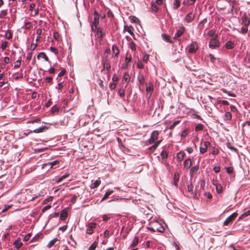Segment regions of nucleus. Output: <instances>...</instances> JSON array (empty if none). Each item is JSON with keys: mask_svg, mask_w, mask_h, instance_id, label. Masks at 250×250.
<instances>
[{"mask_svg": "<svg viewBox=\"0 0 250 250\" xmlns=\"http://www.w3.org/2000/svg\"><path fill=\"white\" fill-rule=\"evenodd\" d=\"M101 183V180L99 179H97L92 184L91 187L93 188H96L100 185Z\"/></svg>", "mask_w": 250, "mask_h": 250, "instance_id": "a878e982", "label": "nucleus"}, {"mask_svg": "<svg viewBox=\"0 0 250 250\" xmlns=\"http://www.w3.org/2000/svg\"><path fill=\"white\" fill-rule=\"evenodd\" d=\"M102 63L104 66V69H105L107 72H108L111 67L109 60L107 58H103L102 61Z\"/></svg>", "mask_w": 250, "mask_h": 250, "instance_id": "423d86ee", "label": "nucleus"}, {"mask_svg": "<svg viewBox=\"0 0 250 250\" xmlns=\"http://www.w3.org/2000/svg\"><path fill=\"white\" fill-rule=\"evenodd\" d=\"M225 46L227 49H231L234 48V43L230 42V41H228L225 44Z\"/></svg>", "mask_w": 250, "mask_h": 250, "instance_id": "b1692460", "label": "nucleus"}, {"mask_svg": "<svg viewBox=\"0 0 250 250\" xmlns=\"http://www.w3.org/2000/svg\"><path fill=\"white\" fill-rule=\"evenodd\" d=\"M25 28L27 29H30L32 27V23L28 21L25 23Z\"/></svg>", "mask_w": 250, "mask_h": 250, "instance_id": "603ef678", "label": "nucleus"}, {"mask_svg": "<svg viewBox=\"0 0 250 250\" xmlns=\"http://www.w3.org/2000/svg\"><path fill=\"white\" fill-rule=\"evenodd\" d=\"M112 50L115 53L116 56H118L120 53V50L119 47L116 45H113L112 46Z\"/></svg>", "mask_w": 250, "mask_h": 250, "instance_id": "412c9836", "label": "nucleus"}, {"mask_svg": "<svg viewBox=\"0 0 250 250\" xmlns=\"http://www.w3.org/2000/svg\"><path fill=\"white\" fill-rule=\"evenodd\" d=\"M130 80V76L128 74H125L124 75L123 81H125V82L128 83Z\"/></svg>", "mask_w": 250, "mask_h": 250, "instance_id": "c03bdc74", "label": "nucleus"}, {"mask_svg": "<svg viewBox=\"0 0 250 250\" xmlns=\"http://www.w3.org/2000/svg\"><path fill=\"white\" fill-rule=\"evenodd\" d=\"M250 215V209L248 211H246V212L242 214L239 217L240 219H243L249 215Z\"/></svg>", "mask_w": 250, "mask_h": 250, "instance_id": "37998d69", "label": "nucleus"}, {"mask_svg": "<svg viewBox=\"0 0 250 250\" xmlns=\"http://www.w3.org/2000/svg\"><path fill=\"white\" fill-rule=\"evenodd\" d=\"M12 207V205H4V208L2 210V212H4Z\"/></svg>", "mask_w": 250, "mask_h": 250, "instance_id": "5fc2aeb1", "label": "nucleus"}, {"mask_svg": "<svg viewBox=\"0 0 250 250\" xmlns=\"http://www.w3.org/2000/svg\"><path fill=\"white\" fill-rule=\"evenodd\" d=\"M129 47L133 51L136 50V44L133 42H131L129 43Z\"/></svg>", "mask_w": 250, "mask_h": 250, "instance_id": "de8ad7c7", "label": "nucleus"}, {"mask_svg": "<svg viewBox=\"0 0 250 250\" xmlns=\"http://www.w3.org/2000/svg\"><path fill=\"white\" fill-rule=\"evenodd\" d=\"M47 129H48L47 127H46L45 126H42V127H40L38 128H37V129L34 130L33 132H34L35 133H41V132H42L45 131Z\"/></svg>", "mask_w": 250, "mask_h": 250, "instance_id": "4468645a", "label": "nucleus"}, {"mask_svg": "<svg viewBox=\"0 0 250 250\" xmlns=\"http://www.w3.org/2000/svg\"><path fill=\"white\" fill-rule=\"evenodd\" d=\"M180 175L178 172H175L174 173L173 180H174V185L177 187L178 183L179 180Z\"/></svg>", "mask_w": 250, "mask_h": 250, "instance_id": "f3484780", "label": "nucleus"}, {"mask_svg": "<svg viewBox=\"0 0 250 250\" xmlns=\"http://www.w3.org/2000/svg\"><path fill=\"white\" fill-rule=\"evenodd\" d=\"M188 190L189 192L193 194L194 191V186L192 184H188L187 185Z\"/></svg>", "mask_w": 250, "mask_h": 250, "instance_id": "72a5a7b5", "label": "nucleus"}, {"mask_svg": "<svg viewBox=\"0 0 250 250\" xmlns=\"http://www.w3.org/2000/svg\"><path fill=\"white\" fill-rule=\"evenodd\" d=\"M185 155L186 154L184 151H180L177 154V160L179 162L182 161L183 160Z\"/></svg>", "mask_w": 250, "mask_h": 250, "instance_id": "9b49d317", "label": "nucleus"}, {"mask_svg": "<svg viewBox=\"0 0 250 250\" xmlns=\"http://www.w3.org/2000/svg\"><path fill=\"white\" fill-rule=\"evenodd\" d=\"M208 57L210 60V61L212 62H214L216 60V58L213 56L212 54H209Z\"/></svg>", "mask_w": 250, "mask_h": 250, "instance_id": "4d7b16f0", "label": "nucleus"}, {"mask_svg": "<svg viewBox=\"0 0 250 250\" xmlns=\"http://www.w3.org/2000/svg\"><path fill=\"white\" fill-rule=\"evenodd\" d=\"M96 226H97V224L96 223H93V222H90V223H89L86 225V227L87 228H90L92 229H95L96 228Z\"/></svg>", "mask_w": 250, "mask_h": 250, "instance_id": "e433bc0d", "label": "nucleus"}, {"mask_svg": "<svg viewBox=\"0 0 250 250\" xmlns=\"http://www.w3.org/2000/svg\"><path fill=\"white\" fill-rule=\"evenodd\" d=\"M159 135V132L157 130L153 131L151 135V137L149 139V144L155 143L157 140Z\"/></svg>", "mask_w": 250, "mask_h": 250, "instance_id": "39448f33", "label": "nucleus"}, {"mask_svg": "<svg viewBox=\"0 0 250 250\" xmlns=\"http://www.w3.org/2000/svg\"><path fill=\"white\" fill-rule=\"evenodd\" d=\"M58 241V239L57 238L53 239V240H51L48 244L47 247L48 248H51L52 247L55 243Z\"/></svg>", "mask_w": 250, "mask_h": 250, "instance_id": "473e14b6", "label": "nucleus"}, {"mask_svg": "<svg viewBox=\"0 0 250 250\" xmlns=\"http://www.w3.org/2000/svg\"><path fill=\"white\" fill-rule=\"evenodd\" d=\"M220 46V42L217 39V36L211 38L209 42V47L212 49H215Z\"/></svg>", "mask_w": 250, "mask_h": 250, "instance_id": "f03ea898", "label": "nucleus"}, {"mask_svg": "<svg viewBox=\"0 0 250 250\" xmlns=\"http://www.w3.org/2000/svg\"><path fill=\"white\" fill-rule=\"evenodd\" d=\"M132 58L131 55H129L128 53H126L125 59V63L126 65L127 66L130 62H131Z\"/></svg>", "mask_w": 250, "mask_h": 250, "instance_id": "4be33fe9", "label": "nucleus"}, {"mask_svg": "<svg viewBox=\"0 0 250 250\" xmlns=\"http://www.w3.org/2000/svg\"><path fill=\"white\" fill-rule=\"evenodd\" d=\"M94 15V20L91 22V31H94V29L96 30V28H98V25L99 24V14L98 12L95 10L93 12Z\"/></svg>", "mask_w": 250, "mask_h": 250, "instance_id": "f257e3e1", "label": "nucleus"}, {"mask_svg": "<svg viewBox=\"0 0 250 250\" xmlns=\"http://www.w3.org/2000/svg\"><path fill=\"white\" fill-rule=\"evenodd\" d=\"M208 35L209 36H210V37H214V36H215V37L216 36H215V31L212 30H210V31H209L208 32Z\"/></svg>", "mask_w": 250, "mask_h": 250, "instance_id": "774afa93", "label": "nucleus"}, {"mask_svg": "<svg viewBox=\"0 0 250 250\" xmlns=\"http://www.w3.org/2000/svg\"><path fill=\"white\" fill-rule=\"evenodd\" d=\"M200 145V152L202 154H204L207 151L208 147L207 146L203 144L202 142H201Z\"/></svg>", "mask_w": 250, "mask_h": 250, "instance_id": "a211bd4d", "label": "nucleus"}, {"mask_svg": "<svg viewBox=\"0 0 250 250\" xmlns=\"http://www.w3.org/2000/svg\"><path fill=\"white\" fill-rule=\"evenodd\" d=\"M153 90V86L152 84H150L149 85H147L146 87V91L147 93L151 94Z\"/></svg>", "mask_w": 250, "mask_h": 250, "instance_id": "7c9ffc66", "label": "nucleus"}, {"mask_svg": "<svg viewBox=\"0 0 250 250\" xmlns=\"http://www.w3.org/2000/svg\"><path fill=\"white\" fill-rule=\"evenodd\" d=\"M131 28L133 29L132 26H125V29L131 36H134L133 32L132 31Z\"/></svg>", "mask_w": 250, "mask_h": 250, "instance_id": "c756f323", "label": "nucleus"}, {"mask_svg": "<svg viewBox=\"0 0 250 250\" xmlns=\"http://www.w3.org/2000/svg\"><path fill=\"white\" fill-rule=\"evenodd\" d=\"M161 155L163 158H166L167 157V152L165 150H163L161 152Z\"/></svg>", "mask_w": 250, "mask_h": 250, "instance_id": "e2e57ef3", "label": "nucleus"}, {"mask_svg": "<svg viewBox=\"0 0 250 250\" xmlns=\"http://www.w3.org/2000/svg\"><path fill=\"white\" fill-rule=\"evenodd\" d=\"M118 94L121 97H124L125 95V90L123 88H121L118 91Z\"/></svg>", "mask_w": 250, "mask_h": 250, "instance_id": "79ce46f5", "label": "nucleus"}, {"mask_svg": "<svg viewBox=\"0 0 250 250\" xmlns=\"http://www.w3.org/2000/svg\"><path fill=\"white\" fill-rule=\"evenodd\" d=\"M195 18L194 15L192 13L190 12L185 17V21L187 22H191Z\"/></svg>", "mask_w": 250, "mask_h": 250, "instance_id": "1a4fd4ad", "label": "nucleus"}, {"mask_svg": "<svg viewBox=\"0 0 250 250\" xmlns=\"http://www.w3.org/2000/svg\"><path fill=\"white\" fill-rule=\"evenodd\" d=\"M138 242H139L138 238L136 237H134V238L133 239V242H132V244H131V247L132 248L135 247L138 244Z\"/></svg>", "mask_w": 250, "mask_h": 250, "instance_id": "f704fd0d", "label": "nucleus"}, {"mask_svg": "<svg viewBox=\"0 0 250 250\" xmlns=\"http://www.w3.org/2000/svg\"><path fill=\"white\" fill-rule=\"evenodd\" d=\"M51 208V205H47V206H45V207H44L42 209V212H44L46 210H47L48 209L50 208Z\"/></svg>", "mask_w": 250, "mask_h": 250, "instance_id": "69168bd1", "label": "nucleus"}, {"mask_svg": "<svg viewBox=\"0 0 250 250\" xmlns=\"http://www.w3.org/2000/svg\"><path fill=\"white\" fill-rule=\"evenodd\" d=\"M161 142V140L157 141L155 143H154V145L148 148V150L151 151H154L157 148V147L159 145Z\"/></svg>", "mask_w": 250, "mask_h": 250, "instance_id": "aec40b11", "label": "nucleus"}, {"mask_svg": "<svg viewBox=\"0 0 250 250\" xmlns=\"http://www.w3.org/2000/svg\"><path fill=\"white\" fill-rule=\"evenodd\" d=\"M7 14V10H2L0 12V18H3Z\"/></svg>", "mask_w": 250, "mask_h": 250, "instance_id": "09e8293b", "label": "nucleus"}, {"mask_svg": "<svg viewBox=\"0 0 250 250\" xmlns=\"http://www.w3.org/2000/svg\"><path fill=\"white\" fill-rule=\"evenodd\" d=\"M189 133V130L188 129H185L182 133V137H186Z\"/></svg>", "mask_w": 250, "mask_h": 250, "instance_id": "a19ab883", "label": "nucleus"}, {"mask_svg": "<svg viewBox=\"0 0 250 250\" xmlns=\"http://www.w3.org/2000/svg\"><path fill=\"white\" fill-rule=\"evenodd\" d=\"M60 162V160H55V161H54L52 162H48V163L47 164L51 166V167H52L53 166L59 164Z\"/></svg>", "mask_w": 250, "mask_h": 250, "instance_id": "ea45409f", "label": "nucleus"}, {"mask_svg": "<svg viewBox=\"0 0 250 250\" xmlns=\"http://www.w3.org/2000/svg\"><path fill=\"white\" fill-rule=\"evenodd\" d=\"M238 214L236 212H234L229 216L225 221L224 223V226H228L230 223H232L233 220L237 217Z\"/></svg>", "mask_w": 250, "mask_h": 250, "instance_id": "20e7f679", "label": "nucleus"}, {"mask_svg": "<svg viewBox=\"0 0 250 250\" xmlns=\"http://www.w3.org/2000/svg\"><path fill=\"white\" fill-rule=\"evenodd\" d=\"M60 108L57 105H54L51 108V112L52 113H55L56 112H58L59 111Z\"/></svg>", "mask_w": 250, "mask_h": 250, "instance_id": "58836bf2", "label": "nucleus"}, {"mask_svg": "<svg viewBox=\"0 0 250 250\" xmlns=\"http://www.w3.org/2000/svg\"><path fill=\"white\" fill-rule=\"evenodd\" d=\"M98 244V241H95L93 244L91 245L89 249L88 250H95L97 247Z\"/></svg>", "mask_w": 250, "mask_h": 250, "instance_id": "cd10ccee", "label": "nucleus"}, {"mask_svg": "<svg viewBox=\"0 0 250 250\" xmlns=\"http://www.w3.org/2000/svg\"><path fill=\"white\" fill-rule=\"evenodd\" d=\"M110 49L109 47H107L106 48L105 50V54H106V56L104 58H107L108 55L110 54Z\"/></svg>", "mask_w": 250, "mask_h": 250, "instance_id": "6e6d98bb", "label": "nucleus"}, {"mask_svg": "<svg viewBox=\"0 0 250 250\" xmlns=\"http://www.w3.org/2000/svg\"><path fill=\"white\" fill-rule=\"evenodd\" d=\"M180 121H175L170 126H169V129H172L174 128V127L177 125L179 123H180Z\"/></svg>", "mask_w": 250, "mask_h": 250, "instance_id": "3c124183", "label": "nucleus"}, {"mask_svg": "<svg viewBox=\"0 0 250 250\" xmlns=\"http://www.w3.org/2000/svg\"><path fill=\"white\" fill-rule=\"evenodd\" d=\"M61 218L62 220H64L68 216V211L66 209H64L62 210L61 213Z\"/></svg>", "mask_w": 250, "mask_h": 250, "instance_id": "dca6fc26", "label": "nucleus"}, {"mask_svg": "<svg viewBox=\"0 0 250 250\" xmlns=\"http://www.w3.org/2000/svg\"><path fill=\"white\" fill-rule=\"evenodd\" d=\"M227 146L228 148H229L231 150L236 151V150H237L235 148H234V147H233L232 146L231 143H227Z\"/></svg>", "mask_w": 250, "mask_h": 250, "instance_id": "680f3d73", "label": "nucleus"}, {"mask_svg": "<svg viewBox=\"0 0 250 250\" xmlns=\"http://www.w3.org/2000/svg\"><path fill=\"white\" fill-rule=\"evenodd\" d=\"M204 125L202 124H199L195 127V131H200L202 130L203 129Z\"/></svg>", "mask_w": 250, "mask_h": 250, "instance_id": "49530a36", "label": "nucleus"}, {"mask_svg": "<svg viewBox=\"0 0 250 250\" xmlns=\"http://www.w3.org/2000/svg\"><path fill=\"white\" fill-rule=\"evenodd\" d=\"M50 50H51V52H53L56 55H57L58 53V50L57 48L51 47L50 48Z\"/></svg>", "mask_w": 250, "mask_h": 250, "instance_id": "bf43d9fd", "label": "nucleus"}, {"mask_svg": "<svg viewBox=\"0 0 250 250\" xmlns=\"http://www.w3.org/2000/svg\"><path fill=\"white\" fill-rule=\"evenodd\" d=\"M92 31L96 33V35L99 39H103L105 35V33L103 32V29L101 27L96 28V30L94 29V30Z\"/></svg>", "mask_w": 250, "mask_h": 250, "instance_id": "0eeeda50", "label": "nucleus"}, {"mask_svg": "<svg viewBox=\"0 0 250 250\" xmlns=\"http://www.w3.org/2000/svg\"><path fill=\"white\" fill-rule=\"evenodd\" d=\"M232 118V115L230 112H226L225 114V120L226 121H230Z\"/></svg>", "mask_w": 250, "mask_h": 250, "instance_id": "bb28decb", "label": "nucleus"}, {"mask_svg": "<svg viewBox=\"0 0 250 250\" xmlns=\"http://www.w3.org/2000/svg\"><path fill=\"white\" fill-rule=\"evenodd\" d=\"M241 20L242 22L241 24L243 25H246L247 26H249L250 24V21L249 20L248 17L246 14H244L242 17H241Z\"/></svg>", "mask_w": 250, "mask_h": 250, "instance_id": "6e6552de", "label": "nucleus"}, {"mask_svg": "<svg viewBox=\"0 0 250 250\" xmlns=\"http://www.w3.org/2000/svg\"><path fill=\"white\" fill-rule=\"evenodd\" d=\"M6 38L7 39H10L12 38V35L10 31H7L6 33Z\"/></svg>", "mask_w": 250, "mask_h": 250, "instance_id": "052dcab7", "label": "nucleus"}, {"mask_svg": "<svg viewBox=\"0 0 250 250\" xmlns=\"http://www.w3.org/2000/svg\"><path fill=\"white\" fill-rule=\"evenodd\" d=\"M53 197L52 196H50L45 199H44L43 201L44 204H46L49 202L53 200Z\"/></svg>", "mask_w": 250, "mask_h": 250, "instance_id": "864d4df0", "label": "nucleus"}, {"mask_svg": "<svg viewBox=\"0 0 250 250\" xmlns=\"http://www.w3.org/2000/svg\"><path fill=\"white\" fill-rule=\"evenodd\" d=\"M14 244L15 246V247L18 249L20 248L22 246V243L18 241H15Z\"/></svg>", "mask_w": 250, "mask_h": 250, "instance_id": "a18cd8bd", "label": "nucleus"}, {"mask_svg": "<svg viewBox=\"0 0 250 250\" xmlns=\"http://www.w3.org/2000/svg\"><path fill=\"white\" fill-rule=\"evenodd\" d=\"M37 58L38 59H40V58H42L45 60V61L48 62L49 59L48 57L46 56V55L44 52H41L37 56Z\"/></svg>", "mask_w": 250, "mask_h": 250, "instance_id": "6ab92c4d", "label": "nucleus"}, {"mask_svg": "<svg viewBox=\"0 0 250 250\" xmlns=\"http://www.w3.org/2000/svg\"><path fill=\"white\" fill-rule=\"evenodd\" d=\"M146 245L147 247H152L153 246V242L148 241L146 242Z\"/></svg>", "mask_w": 250, "mask_h": 250, "instance_id": "338daca9", "label": "nucleus"}, {"mask_svg": "<svg viewBox=\"0 0 250 250\" xmlns=\"http://www.w3.org/2000/svg\"><path fill=\"white\" fill-rule=\"evenodd\" d=\"M248 26H246V25H243L241 28L240 32L243 34H245L248 32Z\"/></svg>", "mask_w": 250, "mask_h": 250, "instance_id": "2f4dec72", "label": "nucleus"}, {"mask_svg": "<svg viewBox=\"0 0 250 250\" xmlns=\"http://www.w3.org/2000/svg\"><path fill=\"white\" fill-rule=\"evenodd\" d=\"M199 169V166L198 165L194 166L191 167L189 171V174L192 176L193 174L197 172Z\"/></svg>", "mask_w": 250, "mask_h": 250, "instance_id": "2eb2a0df", "label": "nucleus"}, {"mask_svg": "<svg viewBox=\"0 0 250 250\" xmlns=\"http://www.w3.org/2000/svg\"><path fill=\"white\" fill-rule=\"evenodd\" d=\"M198 45L196 42H192L188 46V52L190 54L194 53L198 49Z\"/></svg>", "mask_w": 250, "mask_h": 250, "instance_id": "7ed1b4c3", "label": "nucleus"}, {"mask_svg": "<svg viewBox=\"0 0 250 250\" xmlns=\"http://www.w3.org/2000/svg\"><path fill=\"white\" fill-rule=\"evenodd\" d=\"M162 37L163 38V39L167 42H169V43H172L173 42L172 41L170 40V37L166 34H163L162 35Z\"/></svg>", "mask_w": 250, "mask_h": 250, "instance_id": "5701e85b", "label": "nucleus"}, {"mask_svg": "<svg viewBox=\"0 0 250 250\" xmlns=\"http://www.w3.org/2000/svg\"><path fill=\"white\" fill-rule=\"evenodd\" d=\"M180 5V1L179 0H174V5L173 8L174 9H177Z\"/></svg>", "mask_w": 250, "mask_h": 250, "instance_id": "4c0bfd02", "label": "nucleus"}, {"mask_svg": "<svg viewBox=\"0 0 250 250\" xmlns=\"http://www.w3.org/2000/svg\"><path fill=\"white\" fill-rule=\"evenodd\" d=\"M226 170L228 174H231L233 172V169L232 167H227L226 168Z\"/></svg>", "mask_w": 250, "mask_h": 250, "instance_id": "0e129e2a", "label": "nucleus"}, {"mask_svg": "<svg viewBox=\"0 0 250 250\" xmlns=\"http://www.w3.org/2000/svg\"><path fill=\"white\" fill-rule=\"evenodd\" d=\"M113 192V190H108L107 191V192H105V193L104 194V197H103L102 199V201H104V200H105L106 199H107L108 197Z\"/></svg>", "mask_w": 250, "mask_h": 250, "instance_id": "393cba45", "label": "nucleus"}, {"mask_svg": "<svg viewBox=\"0 0 250 250\" xmlns=\"http://www.w3.org/2000/svg\"><path fill=\"white\" fill-rule=\"evenodd\" d=\"M213 185H214L215 186L216 191L218 193H221L222 192L223 187L221 186V185L217 183V182L216 183L213 182Z\"/></svg>", "mask_w": 250, "mask_h": 250, "instance_id": "ddd939ff", "label": "nucleus"}, {"mask_svg": "<svg viewBox=\"0 0 250 250\" xmlns=\"http://www.w3.org/2000/svg\"><path fill=\"white\" fill-rule=\"evenodd\" d=\"M69 176V173H66L64 175L62 176L61 178H60L57 181L58 183L61 182L64 179L68 177Z\"/></svg>", "mask_w": 250, "mask_h": 250, "instance_id": "c9c22d12", "label": "nucleus"}, {"mask_svg": "<svg viewBox=\"0 0 250 250\" xmlns=\"http://www.w3.org/2000/svg\"><path fill=\"white\" fill-rule=\"evenodd\" d=\"M192 166V162L190 159H186L184 162V167L188 169Z\"/></svg>", "mask_w": 250, "mask_h": 250, "instance_id": "f8f14e48", "label": "nucleus"}, {"mask_svg": "<svg viewBox=\"0 0 250 250\" xmlns=\"http://www.w3.org/2000/svg\"><path fill=\"white\" fill-rule=\"evenodd\" d=\"M185 31V28L183 26L181 27L175 34L174 38H178L181 37Z\"/></svg>", "mask_w": 250, "mask_h": 250, "instance_id": "9d476101", "label": "nucleus"}, {"mask_svg": "<svg viewBox=\"0 0 250 250\" xmlns=\"http://www.w3.org/2000/svg\"><path fill=\"white\" fill-rule=\"evenodd\" d=\"M138 80L141 84L145 83V78L143 75H140L138 77Z\"/></svg>", "mask_w": 250, "mask_h": 250, "instance_id": "8fccbe9b", "label": "nucleus"}, {"mask_svg": "<svg viewBox=\"0 0 250 250\" xmlns=\"http://www.w3.org/2000/svg\"><path fill=\"white\" fill-rule=\"evenodd\" d=\"M97 83H98V84L99 85V86L102 88H104V82H103V81L101 80V79H99L97 81Z\"/></svg>", "mask_w": 250, "mask_h": 250, "instance_id": "13d9d810", "label": "nucleus"}, {"mask_svg": "<svg viewBox=\"0 0 250 250\" xmlns=\"http://www.w3.org/2000/svg\"><path fill=\"white\" fill-rule=\"evenodd\" d=\"M151 9L152 12H156L158 10V8L155 2H152Z\"/></svg>", "mask_w": 250, "mask_h": 250, "instance_id": "c85d7f7f", "label": "nucleus"}]
</instances>
